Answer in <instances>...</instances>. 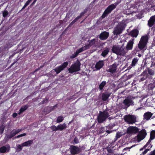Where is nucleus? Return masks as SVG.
<instances>
[{
  "instance_id": "nucleus-42",
  "label": "nucleus",
  "mask_w": 155,
  "mask_h": 155,
  "mask_svg": "<svg viewBox=\"0 0 155 155\" xmlns=\"http://www.w3.org/2000/svg\"><path fill=\"white\" fill-rule=\"evenodd\" d=\"M122 136V134H121V133L119 132H118L116 133V138L118 139L119 138Z\"/></svg>"
},
{
  "instance_id": "nucleus-59",
  "label": "nucleus",
  "mask_w": 155,
  "mask_h": 155,
  "mask_svg": "<svg viewBox=\"0 0 155 155\" xmlns=\"http://www.w3.org/2000/svg\"><path fill=\"white\" fill-rule=\"evenodd\" d=\"M15 53H14L13 54H12L10 56V58H12L13 57L14 55H15Z\"/></svg>"
},
{
  "instance_id": "nucleus-14",
  "label": "nucleus",
  "mask_w": 155,
  "mask_h": 155,
  "mask_svg": "<svg viewBox=\"0 0 155 155\" xmlns=\"http://www.w3.org/2000/svg\"><path fill=\"white\" fill-rule=\"evenodd\" d=\"M118 65V64L117 63H114L112 65L110 66V68L107 69L106 71L107 72L113 73L116 71Z\"/></svg>"
},
{
  "instance_id": "nucleus-37",
  "label": "nucleus",
  "mask_w": 155,
  "mask_h": 155,
  "mask_svg": "<svg viewBox=\"0 0 155 155\" xmlns=\"http://www.w3.org/2000/svg\"><path fill=\"white\" fill-rule=\"evenodd\" d=\"M64 120V118L62 116H58L56 122L57 123H60L62 122Z\"/></svg>"
},
{
  "instance_id": "nucleus-17",
  "label": "nucleus",
  "mask_w": 155,
  "mask_h": 155,
  "mask_svg": "<svg viewBox=\"0 0 155 155\" xmlns=\"http://www.w3.org/2000/svg\"><path fill=\"white\" fill-rule=\"evenodd\" d=\"M18 134V133L17 130L14 129L9 134H6L5 138L6 139H11Z\"/></svg>"
},
{
  "instance_id": "nucleus-61",
  "label": "nucleus",
  "mask_w": 155,
  "mask_h": 155,
  "mask_svg": "<svg viewBox=\"0 0 155 155\" xmlns=\"http://www.w3.org/2000/svg\"><path fill=\"white\" fill-rule=\"evenodd\" d=\"M81 148L82 149L84 150L85 148L84 146H83L81 147Z\"/></svg>"
},
{
  "instance_id": "nucleus-24",
  "label": "nucleus",
  "mask_w": 155,
  "mask_h": 155,
  "mask_svg": "<svg viewBox=\"0 0 155 155\" xmlns=\"http://www.w3.org/2000/svg\"><path fill=\"white\" fill-rule=\"evenodd\" d=\"M33 140H28L21 144L22 146L23 147H29L33 143Z\"/></svg>"
},
{
  "instance_id": "nucleus-31",
  "label": "nucleus",
  "mask_w": 155,
  "mask_h": 155,
  "mask_svg": "<svg viewBox=\"0 0 155 155\" xmlns=\"http://www.w3.org/2000/svg\"><path fill=\"white\" fill-rule=\"evenodd\" d=\"M87 49L85 46L78 49H77L76 51L75 52L78 54V55L79 53H80L82 52L83 51H85Z\"/></svg>"
},
{
  "instance_id": "nucleus-16",
  "label": "nucleus",
  "mask_w": 155,
  "mask_h": 155,
  "mask_svg": "<svg viewBox=\"0 0 155 155\" xmlns=\"http://www.w3.org/2000/svg\"><path fill=\"white\" fill-rule=\"evenodd\" d=\"M109 36V33L106 31L102 32L99 36V38L101 40H106Z\"/></svg>"
},
{
  "instance_id": "nucleus-60",
  "label": "nucleus",
  "mask_w": 155,
  "mask_h": 155,
  "mask_svg": "<svg viewBox=\"0 0 155 155\" xmlns=\"http://www.w3.org/2000/svg\"><path fill=\"white\" fill-rule=\"evenodd\" d=\"M111 131L109 130H107L106 131V132L108 134H110L111 132Z\"/></svg>"
},
{
  "instance_id": "nucleus-15",
  "label": "nucleus",
  "mask_w": 155,
  "mask_h": 155,
  "mask_svg": "<svg viewBox=\"0 0 155 155\" xmlns=\"http://www.w3.org/2000/svg\"><path fill=\"white\" fill-rule=\"evenodd\" d=\"M134 39L130 40L127 43V44L125 47V50H126V53H127V51L129 50H130L132 49L133 44H134Z\"/></svg>"
},
{
  "instance_id": "nucleus-4",
  "label": "nucleus",
  "mask_w": 155,
  "mask_h": 155,
  "mask_svg": "<svg viewBox=\"0 0 155 155\" xmlns=\"http://www.w3.org/2000/svg\"><path fill=\"white\" fill-rule=\"evenodd\" d=\"M81 65V62L77 60L68 69L69 73L72 74L74 72L79 71L80 70Z\"/></svg>"
},
{
  "instance_id": "nucleus-30",
  "label": "nucleus",
  "mask_w": 155,
  "mask_h": 155,
  "mask_svg": "<svg viewBox=\"0 0 155 155\" xmlns=\"http://www.w3.org/2000/svg\"><path fill=\"white\" fill-rule=\"evenodd\" d=\"M28 107V105H25L24 106L22 107L19 110V112L18 113L19 115L20 114L26 110Z\"/></svg>"
},
{
  "instance_id": "nucleus-62",
  "label": "nucleus",
  "mask_w": 155,
  "mask_h": 155,
  "mask_svg": "<svg viewBox=\"0 0 155 155\" xmlns=\"http://www.w3.org/2000/svg\"><path fill=\"white\" fill-rule=\"evenodd\" d=\"M85 20V19H84L81 22V23H82L83 21H84Z\"/></svg>"
},
{
  "instance_id": "nucleus-46",
  "label": "nucleus",
  "mask_w": 155,
  "mask_h": 155,
  "mask_svg": "<svg viewBox=\"0 0 155 155\" xmlns=\"http://www.w3.org/2000/svg\"><path fill=\"white\" fill-rule=\"evenodd\" d=\"M78 55V54L75 52L74 54H72V55L70 56V58H73L77 57Z\"/></svg>"
},
{
  "instance_id": "nucleus-63",
  "label": "nucleus",
  "mask_w": 155,
  "mask_h": 155,
  "mask_svg": "<svg viewBox=\"0 0 155 155\" xmlns=\"http://www.w3.org/2000/svg\"><path fill=\"white\" fill-rule=\"evenodd\" d=\"M95 0H94L93 2H92V3H93L95 2Z\"/></svg>"
},
{
  "instance_id": "nucleus-10",
  "label": "nucleus",
  "mask_w": 155,
  "mask_h": 155,
  "mask_svg": "<svg viewBox=\"0 0 155 155\" xmlns=\"http://www.w3.org/2000/svg\"><path fill=\"white\" fill-rule=\"evenodd\" d=\"M139 128L135 126H130L127 128V133L129 134H135L139 132Z\"/></svg>"
},
{
  "instance_id": "nucleus-56",
  "label": "nucleus",
  "mask_w": 155,
  "mask_h": 155,
  "mask_svg": "<svg viewBox=\"0 0 155 155\" xmlns=\"http://www.w3.org/2000/svg\"><path fill=\"white\" fill-rule=\"evenodd\" d=\"M17 130V131L18 133L22 131V129H18Z\"/></svg>"
},
{
  "instance_id": "nucleus-34",
  "label": "nucleus",
  "mask_w": 155,
  "mask_h": 155,
  "mask_svg": "<svg viewBox=\"0 0 155 155\" xmlns=\"http://www.w3.org/2000/svg\"><path fill=\"white\" fill-rule=\"evenodd\" d=\"M106 82L105 81H103L99 85V89L100 90H101L103 89L104 87L106 84Z\"/></svg>"
},
{
  "instance_id": "nucleus-49",
  "label": "nucleus",
  "mask_w": 155,
  "mask_h": 155,
  "mask_svg": "<svg viewBox=\"0 0 155 155\" xmlns=\"http://www.w3.org/2000/svg\"><path fill=\"white\" fill-rule=\"evenodd\" d=\"M22 147L23 146H22L21 144H18V145H17V149L20 150H21L22 149Z\"/></svg>"
},
{
  "instance_id": "nucleus-20",
  "label": "nucleus",
  "mask_w": 155,
  "mask_h": 155,
  "mask_svg": "<svg viewBox=\"0 0 155 155\" xmlns=\"http://www.w3.org/2000/svg\"><path fill=\"white\" fill-rule=\"evenodd\" d=\"M155 22V15L152 16L150 17L148 21L147 25L150 28L152 27Z\"/></svg>"
},
{
  "instance_id": "nucleus-5",
  "label": "nucleus",
  "mask_w": 155,
  "mask_h": 155,
  "mask_svg": "<svg viewBox=\"0 0 155 155\" xmlns=\"http://www.w3.org/2000/svg\"><path fill=\"white\" fill-rule=\"evenodd\" d=\"M118 4L119 2H117L114 4H112L109 5L105 10L102 14L101 17V18H104L107 16L112 11L116 8V6Z\"/></svg>"
},
{
  "instance_id": "nucleus-55",
  "label": "nucleus",
  "mask_w": 155,
  "mask_h": 155,
  "mask_svg": "<svg viewBox=\"0 0 155 155\" xmlns=\"http://www.w3.org/2000/svg\"><path fill=\"white\" fill-rule=\"evenodd\" d=\"M17 61H15V62H14L13 63H12L11 64V65L9 67V68H10L11 67H12L14 64L16 62H17Z\"/></svg>"
},
{
  "instance_id": "nucleus-18",
  "label": "nucleus",
  "mask_w": 155,
  "mask_h": 155,
  "mask_svg": "<svg viewBox=\"0 0 155 155\" xmlns=\"http://www.w3.org/2000/svg\"><path fill=\"white\" fill-rule=\"evenodd\" d=\"M10 147L9 144L6 145V147L2 146L0 148V153H5L6 152H8L10 150Z\"/></svg>"
},
{
  "instance_id": "nucleus-33",
  "label": "nucleus",
  "mask_w": 155,
  "mask_h": 155,
  "mask_svg": "<svg viewBox=\"0 0 155 155\" xmlns=\"http://www.w3.org/2000/svg\"><path fill=\"white\" fill-rule=\"evenodd\" d=\"M109 52V50L108 48H107L104 49L102 52L101 55L103 57H104L106 55L108 54Z\"/></svg>"
},
{
  "instance_id": "nucleus-7",
  "label": "nucleus",
  "mask_w": 155,
  "mask_h": 155,
  "mask_svg": "<svg viewBox=\"0 0 155 155\" xmlns=\"http://www.w3.org/2000/svg\"><path fill=\"white\" fill-rule=\"evenodd\" d=\"M124 119L125 121L129 124H133L136 122V118L134 115L133 114L125 115Z\"/></svg>"
},
{
  "instance_id": "nucleus-25",
  "label": "nucleus",
  "mask_w": 155,
  "mask_h": 155,
  "mask_svg": "<svg viewBox=\"0 0 155 155\" xmlns=\"http://www.w3.org/2000/svg\"><path fill=\"white\" fill-rule=\"evenodd\" d=\"M152 115V114L151 112H148L144 114L143 117L145 119L148 120L151 117Z\"/></svg>"
},
{
  "instance_id": "nucleus-38",
  "label": "nucleus",
  "mask_w": 155,
  "mask_h": 155,
  "mask_svg": "<svg viewBox=\"0 0 155 155\" xmlns=\"http://www.w3.org/2000/svg\"><path fill=\"white\" fill-rule=\"evenodd\" d=\"M87 12V9H85L83 12H81L80 13V15L78 16L80 19L82 17H83V16H84V14Z\"/></svg>"
},
{
  "instance_id": "nucleus-47",
  "label": "nucleus",
  "mask_w": 155,
  "mask_h": 155,
  "mask_svg": "<svg viewBox=\"0 0 155 155\" xmlns=\"http://www.w3.org/2000/svg\"><path fill=\"white\" fill-rule=\"evenodd\" d=\"M107 151L109 153H113V150L110 148L108 147L107 148Z\"/></svg>"
},
{
  "instance_id": "nucleus-43",
  "label": "nucleus",
  "mask_w": 155,
  "mask_h": 155,
  "mask_svg": "<svg viewBox=\"0 0 155 155\" xmlns=\"http://www.w3.org/2000/svg\"><path fill=\"white\" fill-rule=\"evenodd\" d=\"M26 135V133H23V134H20L16 137H15V138H19L20 137H23V136H25Z\"/></svg>"
},
{
  "instance_id": "nucleus-53",
  "label": "nucleus",
  "mask_w": 155,
  "mask_h": 155,
  "mask_svg": "<svg viewBox=\"0 0 155 155\" xmlns=\"http://www.w3.org/2000/svg\"><path fill=\"white\" fill-rule=\"evenodd\" d=\"M48 100L47 99H44L41 102L42 104H44L45 103L47 102L48 101Z\"/></svg>"
},
{
  "instance_id": "nucleus-50",
  "label": "nucleus",
  "mask_w": 155,
  "mask_h": 155,
  "mask_svg": "<svg viewBox=\"0 0 155 155\" xmlns=\"http://www.w3.org/2000/svg\"><path fill=\"white\" fill-rule=\"evenodd\" d=\"M147 155H155V150L150 152Z\"/></svg>"
},
{
  "instance_id": "nucleus-19",
  "label": "nucleus",
  "mask_w": 155,
  "mask_h": 155,
  "mask_svg": "<svg viewBox=\"0 0 155 155\" xmlns=\"http://www.w3.org/2000/svg\"><path fill=\"white\" fill-rule=\"evenodd\" d=\"M147 74L148 77H150V79L152 78V77L154 76L155 74L154 69H151L150 68H147Z\"/></svg>"
},
{
  "instance_id": "nucleus-13",
  "label": "nucleus",
  "mask_w": 155,
  "mask_h": 155,
  "mask_svg": "<svg viewBox=\"0 0 155 155\" xmlns=\"http://www.w3.org/2000/svg\"><path fill=\"white\" fill-rule=\"evenodd\" d=\"M123 103L126 107L127 108L130 105H134V102L132 99L129 98H127L124 99L123 101Z\"/></svg>"
},
{
  "instance_id": "nucleus-32",
  "label": "nucleus",
  "mask_w": 155,
  "mask_h": 155,
  "mask_svg": "<svg viewBox=\"0 0 155 155\" xmlns=\"http://www.w3.org/2000/svg\"><path fill=\"white\" fill-rule=\"evenodd\" d=\"M138 61V59L137 58H134L132 61L131 66L132 67L135 66L136 65Z\"/></svg>"
},
{
  "instance_id": "nucleus-64",
  "label": "nucleus",
  "mask_w": 155,
  "mask_h": 155,
  "mask_svg": "<svg viewBox=\"0 0 155 155\" xmlns=\"http://www.w3.org/2000/svg\"><path fill=\"white\" fill-rule=\"evenodd\" d=\"M133 84H134L133 83H132V86H133Z\"/></svg>"
},
{
  "instance_id": "nucleus-23",
  "label": "nucleus",
  "mask_w": 155,
  "mask_h": 155,
  "mask_svg": "<svg viewBox=\"0 0 155 155\" xmlns=\"http://www.w3.org/2000/svg\"><path fill=\"white\" fill-rule=\"evenodd\" d=\"M104 65L103 61H99L95 64V68L97 70L100 69Z\"/></svg>"
},
{
  "instance_id": "nucleus-2",
  "label": "nucleus",
  "mask_w": 155,
  "mask_h": 155,
  "mask_svg": "<svg viewBox=\"0 0 155 155\" xmlns=\"http://www.w3.org/2000/svg\"><path fill=\"white\" fill-rule=\"evenodd\" d=\"M124 44L121 45H115L112 48V51L118 55L124 56L126 54L125 47H124Z\"/></svg>"
},
{
  "instance_id": "nucleus-36",
  "label": "nucleus",
  "mask_w": 155,
  "mask_h": 155,
  "mask_svg": "<svg viewBox=\"0 0 155 155\" xmlns=\"http://www.w3.org/2000/svg\"><path fill=\"white\" fill-rule=\"evenodd\" d=\"M32 0H28V1L26 2V3L21 9V11L24 10L27 6L30 4Z\"/></svg>"
},
{
  "instance_id": "nucleus-9",
  "label": "nucleus",
  "mask_w": 155,
  "mask_h": 155,
  "mask_svg": "<svg viewBox=\"0 0 155 155\" xmlns=\"http://www.w3.org/2000/svg\"><path fill=\"white\" fill-rule=\"evenodd\" d=\"M69 150L71 154L72 155L78 154L81 151V149L78 146L72 145L70 146Z\"/></svg>"
},
{
  "instance_id": "nucleus-21",
  "label": "nucleus",
  "mask_w": 155,
  "mask_h": 155,
  "mask_svg": "<svg viewBox=\"0 0 155 155\" xmlns=\"http://www.w3.org/2000/svg\"><path fill=\"white\" fill-rule=\"evenodd\" d=\"M56 105L54 106L53 107H48L47 106L44 109V112L45 113V114H48L51 112V111L53 110L54 107H55Z\"/></svg>"
},
{
  "instance_id": "nucleus-35",
  "label": "nucleus",
  "mask_w": 155,
  "mask_h": 155,
  "mask_svg": "<svg viewBox=\"0 0 155 155\" xmlns=\"http://www.w3.org/2000/svg\"><path fill=\"white\" fill-rule=\"evenodd\" d=\"M80 18L78 16L76 18L68 25V28L71 27Z\"/></svg>"
},
{
  "instance_id": "nucleus-52",
  "label": "nucleus",
  "mask_w": 155,
  "mask_h": 155,
  "mask_svg": "<svg viewBox=\"0 0 155 155\" xmlns=\"http://www.w3.org/2000/svg\"><path fill=\"white\" fill-rule=\"evenodd\" d=\"M152 146L153 145L151 144V142H150L147 146V148H150V150L151 148L152 147Z\"/></svg>"
},
{
  "instance_id": "nucleus-28",
  "label": "nucleus",
  "mask_w": 155,
  "mask_h": 155,
  "mask_svg": "<svg viewBox=\"0 0 155 155\" xmlns=\"http://www.w3.org/2000/svg\"><path fill=\"white\" fill-rule=\"evenodd\" d=\"M110 94L108 93H103L102 95V99L104 101H106L110 96Z\"/></svg>"
},
{
  "instance_id": "nucleus-54",
  "label": "nucleus",
  "mask_w": 155,
  "mask_h": 155,
  "mask_svg": "<svg viewBox=\"0 0 155 155\" xmlns=\"http://www.w3.org/2000/svg\"><path fill=\"white\" fill-rule=\"evenodd\" d=\"M17 114L15 113H13V114H12V117H14V118H15V117H16L17 116Z\"/></svg>"
},
{
  "instance_id": "nucleus-39",
  "label": "nucleus",
  "mask_w": 155,
  "mask_h": 155,
  "mask_svg": "<svg viewBox=\"0 0 155 155\" xmlns=\"http://www.w3.org/2000/svg\"><path fill=\"white\" fill-rule=\"evenodd\" d=\"M2 13L3 16L4 18L7 17L9 15V13L7 10H5L3 11Z\"/></svg>"
},
{
  "instance_id": "nucleus-48",
  "label": "nucleus",
  "mask_w": 155,
  "mask_h": 155,
  "mask_svg": "<svg viewBox=\"0 0 155 155\" xmlns=\"http://www.w3.org/2000/svg\"><path fill=\"white\" fill-rule=\"evenodd\" d=\"M149 143H148V142H147L146 144V145H145L143 147L140 148V151H142V150H143V149H145L146 148V147H147V145Z\"/></svg>"
},
{
  "instance_id": "nucleus-8",
  "label": "nucleus",
  "mask_w": 155,
  "mask_h": 155,
  "mask_svg": "<svg viewBox=\"0 0 155 155\" xmlns=\"http://www.w3.org/2000/svg\"><path fill=\"white\" fill-rule=\"evenodd\" d=\"M125 25L124 24H121L118 25L115 27L113 31L114 35H117L122 33V31L124 29Z\"/></svg>"
},
{
  "instance_id": "nucleus-58",
  "label": "nucleus",
  "mask_w": 155,
  "mask_h": 155,
  "mask_svg": "<svg viewBox=\"0 0 155 155\" xmlns=\"http://www.w3.org/2000/svg\"><path fill=\"white\" fill-rule=\"evenodd\" d=\"M153 85V84H149V87H150V88H153L154 87H155V86H151L152 85Z\"/></svg>"
},
{
  "instance_id": "nucleus-57",
  "label": "nucleus",
  "mask_w": 155,
  "mask_h": 155,
  "mask_svg": "<svg viewBox=\"0 0 155 155\" xmlns=\"http://www.w3.org/2000/svg\"><path fill=\"white\" fill-rule=\"evenodd\" d=\"M37 0H34L33 2L32 3L31 5V6L34 4Z\"/></svg>"
},
{
  "instance_id": "nucleus-40",
  "label": "nucleus",
  "mask_w": 155,
  "mask_h": 155,
  "mask_svg": "<svg viewBox=\"0 0 155 155\" xmlns=\"http://www.w3.org/2000/svg\"><path fill=\"white\" fill-rule=\"evenodd\" d=\"M5 129L4 125H2L0 127V133L1 134L3 133Z\"/></svg>"
},
{
  "instance_id": "nucleus-45",
  "label": "nucleus",
  "mask_w": 155,
  "mask_h": 155,
  "mask_svg": "<svg viewBox=\"0 0 155 155\" xmlns=\"http://www.w3.org/2000/svg\"><path fill=\"white\" fill-rule=\"evenodd\" d=\"M150 148H147L142 153V154L143 155H145L148 151L150 150Z\"/></svg>"
},
{
  "instance_id": "nucleus-41",
  "label": "nucleus",
  "mask_w": 155,
  "mask_h": 155,
  "mask_svg": "<svg viewBox=\"0 0 155 155\" xmlns=\"http://www.w3.org/2000/svg\"><path fill=\"white\" fill-rule=\"evenodd\" d=\"M50 128L51 130H52V131H56L58 130V127H56L55 125H53L50 127Z\"/></svg>"
},
{
  "instance_id": "nucleus-22",
  "label": "nucleus",
  "mask_w": 155,
  "mask_h": 155,
  "mask_svg": "<svg viewBox=\"0 0 155 155\" xmlns=\"http://www.w3.org/2000/svg\"><path fill=\"white\" fill-rule=\"evenodd\" d=\"M88 41L89 42V44L85 45L87 49L90 48L91 46L95 44L96 42V39L94 38L91 40H88Z\"/></svg>"
},
{
  "instance_id": "nucleus-44",
  "label": "nucleus",
  "mask_w": 155,
  "mask_h": 155,
  "mask_svg": "<svg viewBox=\"0 0 155 155\" xmlns=\"http://www.w3.org/2000/svg\"><path fill=\"white\" fill-rule=\"evenodd\" d=\"M26 135V133H23V134H20L16 137H15V138H19L20 137H23V136H25Z\"/></svg>"
},
{
  "instance_id": "nucleus-29",
  "label": "nucleus",
  "mask_w": 155,
  "mask_h": 155,
  "mask_svg": "<svg viewBox=\"0 0 155 155\" xmlns=\"http://www.w3.org/2000/svg\"><path fill=\"white\" fill-rule=\"evenodd\" d=\"M155 138V130H152L150 133V139L148 140L147 142L149 143L150 142H151V140H153Z\"/></svg>"
},
{
  "instance_id": "nucleus-1",
  "label": "nucleus",
  "mask_w": 155,
  "mask_h": 155,
  "mask_svg": "<svg viewBox=\"0 0 155 155\" xmlns=\"http://www.w3.org/2000/svg\"><path fill=\"white\" fill-rule=\"evenodd\" d=\"M149 38V36L148 35L142 36L138 45V48H136L135 51L136 52H139L140 51H144L146 50L147 48V45Z\"/></svg>"
},
{
  "instance_id": "nucleus-6",
  "label": "nucleus",
  "mask_w": 155,
  "mask_h": 155,
  "mask_svg": "<svg viewBox=\"0 0 155 155\" xmlns=\"http://www.w3.org/2000/svg\"><path fill=\"white\" fill-rule=\"evenodd\" d=\"M137 133L138 134L135 137L134 139L137 141V142L139 143L145 138L147 133L146 130L143 129L140 131H139Z\"/></svg>"
},
{
  "instance_id": "nucleus-11",
  "label": "nucleus",
  "mask_w": 155,
  "mask_h": 155,
  "mask_svg": "<svg viewBox=\"0 0 155 155\" xmlns=\"http://www.w3.org/2000/svg\"><path fill=\"white\" fill-rule=\"evenodd\" d=\"M68 62H64L61 65L57 67L54 69L57 74H58L61 71L63 70L68 65Z\"/></svg>"
},
{
  "instance_id": "nucleus-51",
  "label": "nucleus",
  "mask_w": 155,
  "mask_h": 155,
  "mask_svg": "<svg viewBox=\"0 0 155 155\" xmlns=\"http://www.w3.org/2000/svg\"><path fill=\"white\" fill-rule=\"evenodd\" d=\"M74 143L76 144H77L79 143V140L76 137H75L74 140Z\"/></svg>"
},
{
  "instance_id": "nucleus-12",
  "label": "nucleus",
  "mask_w": 155,
  "mask_h": 155,
  "mask_svg": "<svg viewBox=\"0 0 155 155\" xmlns=\"http://www.w3.org/2000/svg\"><path fill=\"white\" fill-rule=\"evenodd\" d=\"M147 74V71L145 70L141 73V74L139 76L138 80L139 82H142L143 81L146 80L147 78L150 79V77H148Z\"/></svg>"
},
{
  "instance_id": "nucleus-26",
  "label": "nucleus",
  "mask_w": 155,
  "mask_h": 155,
  "mask_svg": "<svg viewBox=\"0 0 155 155\" xmlns=\"http://www.w3.org/2000/svg\"><path fill=\"white\" fill-rule=\"evenodd\" d=\"M57 127L58 130L60 131H62L63 130L65 129L67 127L65 123L59 124L58 125Z\"/></svg>"
},
{
  "instance_id": "nucleus-27",
  "label": "nucleus",
  "mask_w": 155,
  "mask_h": 155,
  "mask_svg": "<svg viewBox=\"0 0 155 155\" xmlns=\"http://www.w3.org/2000/svg\"><path fill=\"white\" fill-rule=\"evenodd\" d=\"M139 31L137 29H134L130 33V35L133 37L136 38L138 34Z\"/></svg>"
},
{
  "instance_id": "nucleus-3",
  "label": "nucleus",
  "mask_w": 155,
  "mask_h": 155,
  "mask_svg": "<svg viewBox=\"0 0 155 155\" xmlns=\"http://www.w3.org/2000/svg\"><path fill=\"white\" fill-rule=\"evenodd\" d=\"M109 116V114L107 111H100L97 118V120L98 123H102L106 120Z\"/></svg>"
}]
</instances>
